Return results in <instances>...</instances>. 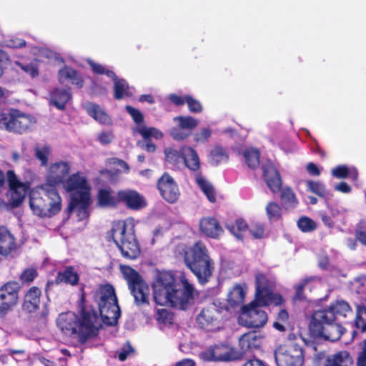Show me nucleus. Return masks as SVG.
I'll list each match as a JSON object with an SVG mask.
<instances>
[{
    "label": "nucleus",
    "instance_id": "47",
    "mask_svg": "<svg viewBox=\"0 0 366 366\" xmlns=\"http://www.w3.org/2000/svg\"><path fill=\"white\" fill-rule=\"evenodd\" d=\"M266 213L269 221H277L282 216V207L274 202H269L266 206Z\"/></svg>",
    "mask_w": 366,
    "mask_h": 366
},
{
    "label": "nucleus",
    "instance_id": "62",
    "mask_svg": "<svg viewBox=\"0 0 366 366\" xmlns=\"http://www.w3.org/2000/svg\"><path fill=\"white\" fill-rule=\"evenodd\" d=\"M32 53L37 56H45L46 58H51L55 56V54L47 49L34 47L32 49Z\"/></svg>",
    "mask_w": 366,
    "mask_h": 366
},
{
    "label": "nucleus",
    "instance_id": "60",
    "mask_svg": "<svg viewBox=\"0 0 366 366\" xmlns=\"http://www.w3.org/2000/svg\"><path fill=\"white\" fill-rule=\"evenodd\" d=\"M165 157L167 162L176 164L181 156L180 151H177L172 148H167L164 150Z\"/></svg>",
    "mask_w": 366,
    "mask_h": 366
},
{
    "label": "nucleus",
    "instance_id": "46",
    "mask_svg": "<svg viewBox=\"0 0 366 366\" xmlns=\"http://www.w3.org/2000/svg\"><path fill=\"white\" fill-rule=\"evenodd\" d=\"M229 230L239 239H242L247 229V224L243 219H237L234 223L229 225Z\"/></svg>",
    "mask_w": 366,
    "mask_h": 366
},
{
    "label": "nucleus",
    "instance_id": "24",
    "mask_svg": "<svg viewBox=\"0 0 366 366\" xmlns=\"http://www.w3.org/2000/svg\"><path fill=\"white\" fill-rule=\"evenodd\" d=\"M72 95L69 90L55 88L49 95V104L59 110H64L71 101Z\"/></svg>",
    "mask_w": 366,
    "mask_h": 366
},
{
    "label": "nucleus",
    "instance_id": "22",
    "mask_svg": "<svg viewBox=\"0 0 366 366\" xmlns=\"http://www.w3.org/2000/svg\"><path fill=\"white\" fill-rule=\"evenodd\" d=\"M264 336L255 332H247L239 339V345L241 353H246L260 348L263 344Z\"/></svg>",
    "mask_w": 366,
    "mask_h": 366
},
{
    "label": "nucleus",
    "instance_id": "31",
    "mask_svg": "<svg viewBox=\"0 0 366 366\" xmlns=\"http://www.w3.org/2000/svg\"><path fill=\"white\" fill-rule=\"evenodd\" d=\"M248 287L246 284L235 285L229 292L227 301L232 305L242 304L244 301Z\"/></svg>",
    "mask_w": 366,
    "mask_h": 366
},
{
    "label": "nucleus",
    "instance_id": "15",
    "mask_svg": "<svg viewBox=\"0 0 366 366\" xmlns=\"http://www.w3.org/2000/svg\"><path fill=\"white\" fill-rule=\"evenodd\" d=\"M221 315L215 304L204 307L197 316V322L199 327L208 331H214L220 327Z\"/></svg>",
    "mask_w": 366,
    "mask_h": 366
},
{
    "label": "nucleus",
    "instance_id": "44",
    "mask_svg": "<svg viewBox=\"0 0 366 366\" xmlns=\"http://www.w3.org/2000/svg\"><path fill=\"white\" fill-rule=\"evenodd\" d=\"M305 183L307 192L314 193L320 197H325L327 195V191L322 182L320 181L307 180Z\"/></svg>",
    "mask_w": 366,
    "mask_h": 366
},
{
    "label": "nucleus",
    "instance_id": "40",
    "mask_svg": "<svg viewBox=\"0 0 366 366\" xmlns=\"http://www.w3.org/2000/svg\"><path fill=\"white\" fill-rule=\"evenodd\" d=\"M112 79L114 82V97L117 99H121L132 94V92L125 80L117 79L116 76Z\"/></svg>",
    "mask_w": 366,
    "mask_h": 366
},
{
    "label": "nucleus",
    "instance_id": "52",
    "mask_svg": "<svg viewBox=\"0 0 366 366\" xmlns=\"http://www.w3.org/2000/svg\"><path fill=\"white\" fill-rule=\"evenodd\" d=\"M15 64L21 67V69L31 77H35L39 74V68L37 61L35 59L29 64L24 65L19 61H15Z\"/></svg>",
    "mask_w": 366,
    "mask_h": 366
},
{
    "label": "nucleus",
    "instance_id": "32",
    "mask_svg": "<svg viewBox=\"0 0 366 366\" xmlns=\"http://www.w3.org/2000/svg\"><path fill=\"white\" fill-rule=\"evenodd\" d=\"M352 363V358L348 352L340 351L329 355L325 366H350Z\"/></svg>",
    "mask_w": 366,
    "mask_h": 366
},
{
    "label": "nucleus",
    "instance_id": "4",
    "mask_svg": "<svg viewBox=\"0 0 366 366\" xmlns=\"http://www.w3.org/2000/svg\"><path fill=\"white\" fill-rule=\"evenodd\" d=\"M177 251L199 282L202 285L207 282L212 274L214 262L206 245L198 241L188 247L179 246Z\"/></svg>",
    "mask_w": 366,
    "mask_h": 366
},
{
    "label": "nucleus",
    "instance_id": "5",
    "mask_svg": "<svg viewBox=\"0 0 366 366\" xmlns=\"http://www.w3.org/2000/svg\"><path fill=\"white\" fill-rule=\"evenodd\" d=\"M29 195L30 209L37 217L50 218L61 209L62 199L56 187L42 184L31 189Z\"/></svg>",
    "mask_w": 366,
    "mask_h": 366
},
{
    "label": "nucleus",
    "instance_id": "8",
    "mask_svg": "<svg viewBox=\"0 0 366 366\" xmlns=\"http://www.w3.org/2000/svg\"><path fill=\"white\" fill-rule=\"evenodd\" d=\"M275 285V279L269 274L257 273L255 275V295L256 301L263 305H281L282 297L277 294L272 293V288Z\"/></svg>",
    "mask_w": 366,
    "mask_h": 366
},
{
    "label": "nucleus",
    "instance_id": "43",
    "mask_svg": "<svg viewBox=\"0 0 366 366\" xmlns=\"http://www.w3.org/2000/svg\"><path fill=\"white\" fill-rule=\"evenodd\" d=\"M281 199L286 209L295 208L298 204L295 194L289 187H285L282 190Z\"/></svg>",
    "mask_w": 366,
    "mask_h": 366
},
{
    "label": "nucleus",
    "instance_id": "58",
    "mask_svg": "<svg viewBox=\"0 0 366 366\" xmlns=\"http://www.w3.org/2000/svg\"><path fill=\"white\" fill-rule=\"evenodd\" d=\"M249 232L254 238L260 239L265 236V230L263 224L253 223L249 228Z\"/></svg>",
    "mask_w": 366,
    "mask_h": 366
},
{
    "label": "nucleus",
    "instance_id": "25",
    "mask_svg": "<svg viewBox=\"0 0 366 366\" xmlns=\"http://www.w3.org/2000/svg\"><path fill=\"white\" fill-rule=\"evenodd\" d=\"M41 292L36 287H31L25 294L23 310L28 312H34L36 311L40 305Z\"/></svg>",
    "mask_w": 366,
    "mask_h": 366
},
{
    "label": "nucleus",
    "instance_id": "6",
    "mask_svg": "<svg viewBox=\"0 0 366 366\" xmlns=\"http://www.w3.org/2000/svg\"><path fill=\"white\" fill-rule=\"evenodd\" d=\"M108 235L119 249L123 257L135 259L139 256L140 249L134 234L132 219L114 222Z\"/></svg>",
    "mask_w": 366,
    "mask_h": 366
},
{
    "label": "nucleus",
    "instance_id": "1",
    "mask_svg": "<svg viewBox=\"0 0 366 366\" xmlns=\"http://www.w3.org/2000/svg\"><path fill=\"white\" fill-rule=\"evenodd\" d=\"M154 300L158 305L184 310L197 296L184 274L174 276L169 272H158L152 282Z\"/></svg>",
    "mask_w": 366,
    "mask_h": 366
},
{
    "label": "nucleus",
    "instance_id": "37",
    "mask_svg": "<svg viewBox=\"0 0 366 366\" xmlns=\"http://www.w3.org/2000/svg\"><path fill=\"white\" fill-rule=\"evenodd\" d=\"M79 275L72 267H66L63 272H59L56 277V283H67L71 285H76L79 282Z\"/></svg>",
    "mask_w": 366,
    "mask_h": 366
},
{
    "label": "nucleus",
    "instance_id": "30",
    "mask_svg": "<svg viewBox=\"0 0 366 366\" xmlns=\"http://www.w3.org/2000/svg\"><path fill=\"white\" fill-rule=\"evenodd\" d=\"M119 203L118 193L114 196L109 188L99 189L97 193V204L101 207H113Z\"/></svg>",
    "mask_w": 366,
    "mask_h": 366
},
{
    "label": "nucleus",
    "instance_id": "49",
    "mask_svg": "<svg viewBox=\"0 0 366 366\" xmlns=\"http://www.w3.org/2000/svg\"><path fill=\"white\" fill-rule=\"evenodd\" d=\"M173 316L171 312L165 309H159L157 313V321L161 328L172 323Z\"/></svg>",
    "mask_w": 366,
    "mask_h": 366
},
{
    "label": "nucleus",
    "instance_id": "11",
    "mask_svg": "<svg viewBox=\"0 0 366 366\" xmlns=\"http://www.w3.org/2000/svg\"><path fill=\"white\" fill-rule=\"evenodd\" d=\"M352 314L350 305L344 300H337L323 310L314 313L313 320L317 322H333L340 318H345Z\"/></svg>",
    "mask_w": 366,
    "mask_h": 366
},
{
    "label": "nucleus",
    "instance_id": "36",
    "mask_svg": "<svg viewBox=\"0 0 366 366\" xmlns=\"http://www.w3.org/2000/svg\"><path fill=\"white\" fill-rule=\"evenodd\" d=\"M331 174L333 177L338 179L350 177L354 181L357 179L358 175L357 171L355 167H349L345 165H339L334 167L331 170Z\"/></svg>",
    "mask_w": 366,
    "mask_h": 366
},
{
    "label": "nucleus",
    "instance_id": "38",
    "mask_svg": "<svg viewBox=\"0 0 366 366\" xmlns=\"http://www.w3.org/2000/svg\"><path fill=\"white\" fill-rule=\"evenodd\" d=\"M51 152L52 149L47 144H38L34 148V155L41 166H48Z\"/></svg>",
    "mask_w": 366,
    "mask_h": 366
},
{
    "label": "nucleus",
    "instance_id": "54",
    "mask_svg": "<svg viewBox=\"0 0 366 366\" xmlns=\"http://www.w3.org/2000/svg\"><path fill=\"white\" fill-rule=\"evenodd\" d=\"M87 62L92 67L94 72L101 74H104L108 77L111 79H114L115 74L114 73V71L106 69L103 65L95 63L92 60H88Z\"/></svg>",
    "mask_w": 366,
    "mask_h": 366
},
{
    "label": "nucleus",
    "instance_id": "9",
    "mask_svg": "<svg viewBox=\"0 0 366 366\" xmlns=\"http://www.w3.org/2000/svg\"><path fill=\"white\" fill-rule=\"evenodd\" d=\"M268 305L261 304L254 298L248 305H244L238 318L239 323L248 328H262L267 322V313L261 309Z\"/></svg>",
    "mask_w": 366,
    "mask_h": 366
},
{
    "label": "nucleus",
    "instance_id": "39",
    "mask_svg": "<svg viewBox=\"0 0 366 366\" xmlns=\"http://www.w3.org/2000/svg\"><path fill=\"white\" fill-rule=\"evenodd\" d=\"M195 181L211 202L216 201V194L212 185L202 175L197 174Z\"/></svg>",
    "mask_w": 366,
    "mask_h": 366
},
{
    "label": "nucleus",
    "instance_id": "61",
    "mask_svg": "<svg viewBox=\"0 0 366 366\" xmlns=\"http://www.w3.org/2000/svg\"><path fill=\"white\" fill-rule=\"evenodd\" d=\"M114 139V134L110 131L102 132L98 135V140L102 144H108Z\"/></svg>",
    "mask_w": 366,
    "mask_h": 366
},
{
    "label": "nucleus",
    "instance_id": "50",
    "mask_svg": "<svg viewBox=\"0 0 366 366\" xmlns=\"http://www.w3.org/2000/svg\"><path fill=\"white\" fill-rule=\"evenodd\" d=\"M297 226L302 232H310L316 229L317 224L307 217H302L297 221Z\"/></svg>",
    "mask_w": 366,
    "mask_h": 366
},
{
    "label": "nucleus",
    "instance_id": "18",
    "mask_svg": "<svg viewBox=\"0 0 366 366\" xmlns=\"http://www.w3.org/2000/svg\"><path fill=\"white\" fill-rule=\"evenodd\" d=\"M158 189L164 199L169 203L177 202L179 197L180 192L177 184L167 174H163L159 179Z\"/></svg>",
    "mask_w": 366,
    "mask_h": 366
},
{
    "label": "nucleus",
    "instance_id": "2",
    "mask_svg": "<svg viewBox=\"0 0 366 366\" xmlns=\"http://www.w3.org/2000/svg\"><path fill=\"white\" fill-rule=\"evenodd\" d=\"M62 187L71 197L69 212L78 221L86 220L92 203V187L86 176L81 172H76L67 177Z\"/></svg>",
    "mask_w": 366,
    "mask_h": 366
},
{
    "label": "nucleus",
    "instance_id": "45",
    "mask_svg": "<svg viewBox=\"0 0 366 366\" xmlns=\"http://www.w3.org/2000/svg\"><path fill=\"white\" fill-rule=\"evenodd\" d=\"M228 159V155L225 150L220 147H214L210 152L209 162L214 165H217L221 163H224Z\"/></svg>",
    "mask_w": 366,
    "mask_h": 366
},
{
    "label": "nucleus",
    "instance_id": "14",
    "mask_svg": "<svg viewBox=\"0 0 366 366\" xmlns=\"http://www.w3.org/2000/svg\"><path fill=\"white\" fill-rule=\"evenodd\" d=\"M6 176L9 186V202L12 207H16L24 200L29 189V184L21 182L12 170L8 171Z\"/></svg>",
    "mask_w": 366,
    "mask_h": 366
},
{
    "label": "nucleus",
    "instance_id": "63",
    "mask_svg": "<svg viewBox=\"0 0 366 366\" xmlns=\"http://www.w3.org/2000/svg\"><path fill=\"white\" fill-rule=\"evenodd\" d=\"M4 44L6 46L11 48H20L26 44L25 41L19 39L17 37L11 38L9 40L5 41Z\"/></svg>",
    "mask_w": 366,
    "mask_h": 366
},
{
    "label": "nucleus",
    "instance_id": "64",
    "mask_svg": "<svg viewBox=\"0 0 366 366\" xmlns=\"http://www.w3.org/2000/svg\"><path fill=\"white\" fill-rule=\"evenodd\" d=\"M357 364V366H366V341L362 344V351L359 353Z\"/></svg>",
    "mask_w": 366,
    "mask_h": 366
},
{
    "label": "nucleus",
    "instance_id": "13",
    "mask_svg": "<svg viewBox=\"0 0 366 366\" xmlns=\"http://www.w3.org/2000/svg\"><path fill=\"white\" fill-rule=\"evenodd\" d=\"M34 123V121L30 116L18 111L0 113V125L11 132H23L30 128Z\"/></svg>",
    "mask_w": 366,
    "mask_h": 366
},
{
    "label": "nucleus",
    "instance_id": "23",
    "mask_svg": "<svg viewBox=\"0 0 366 366\" xmlns=\"http://www.w3.org/2000/svg\"><path fill=\"white\" fill-rule=\"evenodd\" d=\"M199 230L203 234L213 239L219 238L223 233V229L217 220L209 217L201 219Z\"/></svg>",
    "mask_w": 366,
    "mask_h": 366
},
{
    "label": "nucleus",
    "instance_id": "34",
    "mask_svg": "<svg viewBox=\"0 0 366 366\" xmlns=\"http://www.w3.org/2000/svg\"><path fill=\"white\" fill-rule=\"evenodd\" d=\"M214 349L217 361L232 360L239 357V354L229 345H217Z\"/></svg>",
    "mask_w": 366,
    "mask_h": 366
},
{
    "label": "nucleus",
    "instance_id": "57",
    "mask_svg": "<svg viewBox=\"0 0 366 366\" xmlns=\"http://www.w3.org/2000/svg\"><path fill=\"white\" fill-rule=\"evenodd\" d=\"M186 103L191 112L200 113L203 109L202 104L191 96H186Z\"/></svg>",
    "mask_w": 366,
    "mask_h": 366
},
{
    "label": "nucleus",
    "instance_id": "26",
    "mask_svg": "<svg viewBox=\"0 0 366 366\" xmlns=\"http://www.w3.org/2000/svg\"><path fill=\"white\" fill-rule=\"evenodd\" d=\"M16 240L10 231L0 227V255L7 256L16 249Z\"/></svg>",
    "mask_w": 366,
    "mask_h": 366
},
{
    "label": "nucleus",
    "instance_id": "33",
    "mask_svg": "<svg viewBox=\"0 0 366 366\" xmlns=\"http://www.w3.org/2000/svg\"><path fill=\"white\" fill-rule=\"evenodd\" d=\"M85 109L88 114L97 122L104 124H110L111 119L109 117L99 105L89 103L86 104Z\"/></svg>",
    "mask_w": 366,
    "mask_h": 366
},
{
    "label": "nucleus",
    "instance_id": "59",
    "mask_svg": "<svg viewBox=\"0 0 366 366\" xmlns=\"http://www.w3.org/2000/svg\"><path fill=\"white\" fill-rule=\"evenodd\" d=\"M126 110L127 111V112L132 117L134 122L136 124V126L144 125L143 124L144 116H143V114L141 113V112L139 110H138V109H137L135 108H133V107H132L130 106H127L126 107Z\"/></svg>",
    "mask_w": 366,
    "mask_h": 366
},
{
    "label": "nucleus",
    "instance_id": "17",
    "mask_svg": "<svg viewBox=\"0 0 366 366\" xmlns=\"http://www.w3.org/2000/svg\"><path fill=\"white\" fill-rule=\"evenodd\" d=\"M19 285L15 282H9L0 288V312L11 310L18 302Z\"/></svg>",
    "mask_w": 366,
    "mask_h": 366
},
{
    "label": "nucleus",
    "instance_id": "29",
    "mask_svg": "<svg viewBox=\"0 0 366 366\" xmlns=\"http://www.w3.org/2000/svg\"><path fill=\"white\" fill-rule=\"evenodd\" d=\"M181 156L185 165L191 170L196 171L200 167V162L197 151L191 147L184 146L180 149Z\"/></svg>",
    "mask_w": 366,
    "mask_h": 366
},
{
    "label": "nucleus",
    "instance_id": "16",
    "mask_svg": "<svg viewBox=\"0 0 366 366\" xmlns=\"http://www.w3.org/2000/svg\"><path fill=\"white\" fill-rule=\"evenodd\" d=\"M173 121L177 124V127L172 129L170 134L176 140L187 139L191 131L199 124V121L191 116H177L174 117Z\"/></svg>",
    "mask_w": 366,
    "mask_h": 366
},
{
    "label": "nucleus",
    "instance_id": "35",
    "mask_svg": "<svg viewBox=\"0 0 366 366\" xmlns=\"http://www.w3.org/2000/svg\"><path fill=\"white\" fill-rule=\"evenodd\" d=\"M133 132L139 133L146 140L152 138L158 140L162 139L164 136L159 129L146 125L135 126L133 128Z\"/></svg>",
    "mask_w": 366,
    "mask_h": 366
},
{
    "label": "nucleus",
    "instance_id": "10",
    "mask_svg": "<svg viewBox=\"0 0 366 366\" xmlns=\"http://www.w3.org/2000/svg\"><path fill=\"white\" fill-rule=\"evenodd\" d=\"M274 359L277 366H302L304 364L302 347L290 342L275 349Z\"/></svg>",
    "mask_w": 366,
    "mask_h": 366
},
{
    "label": "nucleus",
    "instance_id": "41",
    "mask_svg": "<svg viewBox=\"0 0 366 366\" xmlns=\"http://www.w3.org/2000/svg\"><path fill=\"white\" fill-rule=\"evenodd\" d=\"M120 269L124 278L127 282L129 288L143 280L139 274L130 267L122 265Z\"/></svg>",
    "mask_w": 366,
    "mask_h": 366
},
{
    "label": "nucleus",
    "instance_id": "12",
    "mask_svg": "<svg viewBox=\"0 0 366 366\" xmlns=\"http://www.w3.org/2000/svg\"><path fill=\"white\" fill-rule=\"evenodd\" d=\"M71 171V163L68 161L59 160L49 164L46 169L45 182L44 184L56 187L63 186Z\"/></svg>",
    "mask_w": 366,
    "mask_h": 366
},
{
    "label": "nucleus",
    "instance_id": "7",
    "mask_svg": "<svg viewBox=\"0 0 366 366\" xmlns=\"http://www.w3.org/2000/svg\"><path fill=\"white\" fill-rule=\"evenodd\" d=\"M95 298L102 322L107 325H116L121 312L113 287L108 285L101 286L96 292Z\"/></svg>",
    "mask_w": 366,
    "mask_h": 366
},
{
    "label": "nucleus",
    "instance_id": "19",
    "mask_svg": "<svg viewBox=\"0 0 366 366\" xmlns=\"http://www.w3.org/2000/svg\"><path fill=\"white\" fill-rule=\"evenodd\" d=\"M118 199L132 210H140L145 208L147 202L144 197L132 189H124L118 192Z\"/></svg>",
    "mask_w": 366,
    "mask_h": 366
},
{
    "label": "nucleus",
    "instance_id": "20",
    "mask_svg": "<svg viewBox=\"0 0 366 366\" xmlns=\"http://www.w3.org/2000/svg\"><path fill=\"white\" fill-rule=\"evenodd\" d=\"M57 79L59 83L63 85L70 84L79 89L84 86V79L81 75L74 69L66 65L58 71Z\"/></svg>",
    "mask_w": 366,
    "mask_h": 366
},
{
    "label": "nucleus",
    "instance_id": "28",
    "mask_svg": "<svg viewBox=\"0 0 366 366\" xmlns=\"http://www.w3.org/2000/svg\"><path fill=\"white\" fill-rule=\"evenodd\" d=\"M323 326L320 332V335L324 337L325 340H330L332 342L336 341L340 339L341 335L344 332V329L339 324H334L332 322H320Z\"/></svg>",
    "mask_w": 366,
    "mask_h": 366
},
{
    "label": "nucleus",
    "instance_id": "48",
    "mask_svg": "<svg viewBox=\"0 0 366 366\" xmlns=\"http://www.w3.org/2000/svg\"><path fill=\"white\" fill-rule=\"evenodd\" d=\"M107 164L117 174L127 173L129 170V167L125 162L117 158L109 159Z\"/></svg>",
    "mask_w": 366,
    "mask_h": 366
},
{
    "label": "nucleus",
    "instance_id": "51",
    "mask_svg": "<svg viewBox=\"0 0 366 366\" xmlns=\"http://www.w3.org/2000/svg\"><path fill=\"white\" fill-rule=\"evenodd\" d=\"M337 213V210L332 207H330L329 213H327V212L322 211L320 212V215L324 224L329 228H332L334 227L335 224L332 218L335 217Z\"/></svg>",
    "mask_w": 366,
    "mask_h": 366
},
{
    "label": "nucleus",
    "instance_id": "53",
    "mask_svg": "<svg viewBox=\"0 0 366 366\" xmlns=\"http://www.w3.org/2000/svg\"><path fill=\"white\" fill-rule=\"evenodd\" d=\"M211 135V129L207 127H204L194 134V140L197 144H204L208 142Z\"/></svg>",
    "mask_w": 366,
    "mask_h": 366
},
{
    "label": "nucleus",
    "instance_id": "56",
    "mask_svg": "<svg viewBox=\"0 0 366 366\" xmlns=\"http://www.w3.org/2000/svg\"><path fill=\"white\" fill-rule=\"evenodd\" d=\"M37 274V271L34 267H29L22 272L20 280L24 283H30L34 280Z\"/></svg>",
    "mask_w": 366,
    "mask_h": 366
},
{
    "label": "nucleus",
    "instance_id": "3",
    "mask_svg": "<svg viewBox=\"0 0 366 366\" xmlns=\"http://www.w3.org/2000/svg\"><path fill=\"white\" fill-rule=\"evenodd\" d=\"M56 325L64 335L82 343L94 335L100 323L94 313H83L78 316L74 312H67L59 315Z\"/></svg>",
    "mask_w": 366,
    "mask_h": 366
},
{
    "label": "nucleus",
    "instance_id": "55",
    "mask_svg": "<svg viewBox=\"0 0 366 366\" xmlns=\"http://www.w3.org/2000/svg\"><path fill=\"white\" fill-rule=\"evenodd\" d=\"M355 326L361 332L366 331V308L358 309Z\"/></svg>",
    "mask_w": 366,
    "mask_h": 366
},
{
    "label": "nucleus",
    "instance_id": "42",
    "mask_svg": "<svg viewBox=\"0 0 366 366\" xmlns=\"http://www.w3.org/2000/svg\"><path fill=\"white\" fill-rule=\"evenodd\" d=\"M244 162L249 167L255 168L259 164V152L254 147H249L243 151Z\"/></svg>",
    "mask_w": 366,
    "mask_h": 366
},
{
    "label": "nucleus",
    "instance_id": "21",
    "mask_svg": "<svg viewBox=\"0 0 366 366\" xmlns=\"http://www.w3.org/2000/svg\"><path fill=\"white\" fill-rule=\"evenodd\" d=\"M262 169L267 187L273 193L278 192L282 186V181L275 165L268 162L263 165Z\"/></svg>",
    "mask_w": 366,
    "mask_h": 366
},
{
    "label": "nucleus",
    "instance_id": "27",
    "mask_svg": "<svg viewBox=\"0 0 366 366\" xmlns=\"http://www.w3.org/2000/svg\"><path fill=\"white\" fill-rule=\"evenodd\" d=\"M129 290L137 305L141 306L149 303V288L144 280L131 287Z\"/></svg>",
    "mask_w": 366,
    "mask_h": 366
}]
</instances>
